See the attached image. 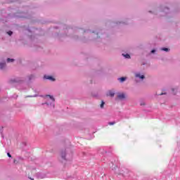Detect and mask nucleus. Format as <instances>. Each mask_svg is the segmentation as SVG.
<instances>
[{"mask_svg":"<svg viewBox=\"0 0 180 180\" xmlns=\"http://www.w3.org/2000/svg\"><path fill=\"white\" fill-rule=\"evenodd\" d=\"M117 98L120 101H123V99H126V94H124V93H120L117 95Z\"/></svg>","mask_w":180,"mask_h":180,"instance_id":"nucleus-1","label":"nucleus"},{"mask_svg":"<svg viewBox=\"0 0 180 180\" xmlns=\"http://www.w3.org/2000/svg\"><path fill=\"white\" fill-rule=\"evenodd\" d=\"M107 96H115V92L109 91L108 93L107 94Z\"/></svg>","mask_w":180,"mask_h":180,"instance_id":"nucleus-2","label":"nucleus"},{"mask_svg":"<svg viewBox=\"0 0 180 180\" xmlns=\"http://www.w3.org/2000/svg\"><path fill=\"white\" fill-rule=\"evenodd\" d=\"M135 76L136 77V78H141V79H144L145 78L144 75H141L140 74H136Z\"/></svg>","mask_w":180,"mask_h":180,"instance_id":"nucleus-3","label":"nucleus"},{"mask_svg":"<svg viewBox=\"0 0 180 180\" xmlns=\"http://www.w3.org/2000/svg\"><path fill=\"white\" fill-rule=\"evenodd\" d=\"M44 78L46 79H50L51 81H56V79H54L51 76H44Z\"/></svg>","mask_w":180,"mask_h":180,"instance_id":"nucleus-4","label":"nucleus"},{"mask_svg":"<svg viewBox=\"0 0 180 180\" xmlns=\"http://www.w3.org/2000/svg\"><path fill=\"white\" fill-rule=\"evenodd\" d=\"M6 67V63H0V70L5 68Z\"/></svg>","mask_w":180,"mask_h":180,"instance_id":"nucleus-5","label":"nucleus"},{"mask_svg":"<svg viewBox=\"0 0 180 180\" xmlns=\"http://www.w3.org/2000/svg\"><path fill=\"white\" fill-rule=\"evenodd\" d=\"M118 79L121 82H124V81H126V77H121V78H119Z\"/></svg>","mask_w":180,"mask_h":180,"instance_id":"nucleus-6","label":"nucleus"},{"mask_svg":"<svg viewBox=\"0 0 180 180\" xmlns=\"http://www.w3.org/2000/svg\"><path fill=\"white\" fill-rule=\"evenodd\" d=\"M47 96H49L50 98V99H51V101L53 102H54L56 101V99L54 98V97H53V96H51V95H48Z\"/></svg>","mask_w":180,"mask_h":180,"instance_id":"nucleus-7","label":"nucleus"},{"mask_svg":"<svg viewBox=\"0 0 180 180\" xmlns=\"http://www.w3.org/2000/svg\"><path fill=\"white\" fill-rule=\"evenodd\" d=\"M122 56H124V57H125V58H130V55H129L128 53L127 54H122Z\"/></svg>","mask_w":180,"mask_h":180,"instance_id":"nucleus-8","label":"nucleus"},{"mask_svg":"<svg viewBox=\"0 0 180 180\" xmlns=\"http://www.w3.org/2000/svg\"><path fill=\"white\" fill-rule=\"evenodd\" d=\"M10 61L11 62V63H13V61H15V60L14 59H11V58H7V63H10Z\"/></svg>","mask_w":180,"mask_h":180,"instance_id":"nucleus-9","label":"nucleus"},{"mask_svg":"<svg viewBox=\"0 0 180 180\" xmlns=\"http://www.w3.org/2000/svg\"><path fill=\"white\" fill-rule=\"evenodd\" d=\"M112 171L116 169V168H117V165H112V166L111 167Z\"/></svg>","mask_w":180,"mask_h":180,"instance_id":"nucleus-10","label":"nucleus"},{"mask_svg":"<svg viewBox=\"0 0 180 180\" xmlns=\"http://www.w3.org/2000/svg\"><path fill=\"white\" fill-rule=\"evenodd\" d=\"M108 124L110 126H113V124H116V122H109Z\"/></svg>","mask_w":180,"mask_h":180,"instance_id":"nucleus-11","label":"nucleus"},{"mask_svg":"<svg viewBox=\"0 0 180 180\" xmlns=\"http://www.w3.org/2000/svg\"><path fill=\"white\" fill-rule=\"evenodd\" d=\"M162 50L163 51H169V49L168 48H162Z\"/></svg>","mask_w":180,"mask_h":180,"instance_id":"nucleus-12","label":"nucleus"},{"mask_svg":"<svg viewBox=\"0 0 180 180\" xmlns=\"http://www.w3.org/2000/svg\"><path fill=\"white\" fill-rule=\"evenodd\" d=\"M105 105V103L103 101L101 102V109H103V106Z\"/></svg>","mask_w":180,"mask_h":180,"instance_id":"nucleus-13","label":"nucleus"},{"mask_svg":"<svg viewBox=\"0 0 180 180\" xmlns=\"http://www.w3.org/2000/svg\"><path fill=\"white\" fill-rule=\"evenodd\" d=\"M7 33H8V34L9 36H12V34H13V32H12L11 31H9V32H8Z\"/></svg>","mask_w":180,"mask_h":180,"instance_id":"nucleus-14","label":"nucleus"},{"mask_svg":"<svg viewBox=\"0 0 180 180\" xmlns=\"http://www.w3.org/2000/svg\"><path fill=\"white\" fill-rule=\"evenodd\" d=\"M62 158H63V160H65V154L62 153Z\"/></svg>","mask_w":180,"mask_h":180,"instance_id":"nucleus-15","label":"nucleus"},{"mask_svg":"<svg viewBox=\"0 0 180 180\" xmlns=\"http://www.w3.org/2000/svg\"><path fill=\"white\" fill-rule=\"evenodd\" d=\"M7 155H8V157H9L10 158H12V155H11V153H7Z\"/></svg>","mask_w":180,"mask_h":180,"instance_id":"nucleus-16","label":"nucleus"},{"mask_svg":"<svg viewBox=\"0 0 180 180\" xmlns=\"http://www.w3.org/2000/svg\"><path fill=\"white\" fill-rule=\"evenodd\" d=\"M151 53H155V50H152Z\"/></svg>","mask_w":180,"mask_h":180,"instance_id":"nucleus-17","label":"nucleus"},{"mask_svg":"<svg viewBox=\"0 0 180 180\" xmlns=\"http://www.w3.org/2000/svg\"><path fill=\"white\" fill-rule=\"evenodd\" d=\"M160 95H165V94L162 93V94H160Z\"/></svg>","mask_w":180,"mask_h":180,"instance_id":"nucleus-18","label":"nucleus"},{"mask_svg":"<svg viewBox=\"0 0 180 180\" xmlns=\"http://www.w3.org/2000/svg\"><path fill=\"white\" fill-rule=\"evenodd\" d=\"M31 180H34V179L30 178Z\"/></svg>","mask_w":180,"mask_h":180,"instance_id":"nucleus-19","label":"nucleus"},{"mask_svg":"<svg viewBox=\"0 0 180 180\" xmlns=\"http://www.w3.org/2000/svg\"><path fill=\"white\" fill-rule=\"evenodd\" d=\"M172 91H174V89H172Z\"/></svg>","mask_w":180,"mask_h":180,"instance_id":"nucleus-20","label":"nucleus"}]
</instances>
